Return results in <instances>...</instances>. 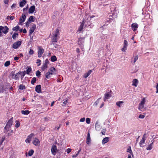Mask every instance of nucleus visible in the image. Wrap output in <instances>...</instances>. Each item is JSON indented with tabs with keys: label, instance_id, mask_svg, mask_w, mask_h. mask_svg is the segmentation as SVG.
Returning a JSON list of instances; mask_svg holds the SVG:
<instances>
[{
	"label": "nucleus",
	"instance_id": "obj_1",
	"mask_svg": "<svg viewBox=\"0 0 158 158\" xmlns=\"http://www.w3.org/2000/svg\"><path fill=\"white\" fill-rule=\"evenodd\" d=\"M145 102V99L143 98L140 103L139 104V109L141 111H144L145 110V109L144 108V106Z\"/></svg>",
	"mask_w": 158,
	"mask_h": 158
},
{
	"label": "nucleus",
	"instance_id": "obj_2",
	"mask_svg": "<svg viewBox=\"0 0 158 158\" xmlns=\"http://www.w3.org/2000/svg\"><path fill=\"white\" fill-rule=\"evenodd\" d=\"M84 37H81L79 38L78 44L79 46L82 48H83L84 44Z\"/></svg>",
	"mask_w": 158,
	"mask_h": 158
},
{
	"label": "nucleus",
	"instance_id": "obj_3",
	"mask_svg": "<svg viewBox=\"0 0 158 158\" xmlns=\"http://www.w3.org/2000/svg\"><path fill=\"white\" fill-rule=\"evenodd\" d=\"M49 63V62L48 59H46L43 64L41 69L43 71H44L48 68V64Z\"/></svg>",
	"mask_w": 158,
	"mask_h": 158
},
{
	"label": "nucleus",
	"instance_id": "obj_4",
	"mask_svg": "<svg viewBox=\"0 0 158 158\" xmlns=\"http://www.w3.org/2000/svg\"><path fill=\"white\" fill-rule=\"evenodd\" d=\"M51 151L52 154L55 155L57 152V147L56 145L53 144L51 149Z\"/></svg>",
	"mask_w": 158,
	"mask_h": 158
},
{
	"label": "nucleus",
	"instance_id": "obj_5",
	"mask_svg": "<svg viewBox=\"0 0 158 158\" xmlns=\"http://www.w3.org/2000/svg\"><path fill=\"white\" fill-rule=\"evenodd\" d=\"M44 49L42 48L41 47H39L38 48V57H40L42 56L44 52Z\"/></svg>",
	"mask_w": 158,
	"mask_h": 158
},
{
	"label": "nucleus",
	"instance_id": "obj_6",
	"mask_svg": "<svg viewBox=\"0 0 158 158\" xmlns=\"http://www.w3.org/2000/svg\"><path fill=\"white\" fill-rule=\"evenodd\" d=\"M112 92L110 91L106 93L105 94V97L104 99V101H106V100L109 99L111 96Z\"/></svg>",
	"mask_w": 158,
	"mask_h": 158
},
{
	"label": "nucleus",
	"instance_id": "obj_7",
	"mask_svg": "<svg viewBox=\"0 0 158 158\" xmlns=\"http://www.w3.org/2000/svg\"><path fill=\"white\" fill-rule=\"evenodd\" d=\"M26 18L25 15L23 14L19 19V24L22 25V23L25 21Z\"/></svg>",
	"mask_w": 158,
	"mask_h": 158
},
{
	"label": "nucleus",
	"instance_id": "obj_8",
	"mask_svg": "<svg viewBox=\"0 0 158 158\" xmlns=\"http://www.w3.org/2000/svg\"><path fill=\"white\" fill-rule=\"evenodd\" d=\"M21 42L20 41L14 43L13 45V48L15 49H16L19 47L21 45Z\"/></svg>",
	"mask_w": 158,
	"mask_h": 158
},
{
	"label": "nucleus",
	"instance_id": "obj_9",
	"mask_svg": "<svg viewBox=\"0 0 158 158\" xmlns=\"http://www.w3.org/2000/svg\"><path fill=\"white\" fill-rule=\"evenodd\" d=\"M12 76L13 78L15 79V80H19L20 77L19 74V72L15 74L13 73Z\"/></svg>",
	"mask_w": 158,
	"mask_h": 158
},
{
	"label": "nucleus",
	"instance_id": "obj_10",
	"mask_svg": "<svg viewBox=\"0 0 158 158\" xmlns=\"http://www.w3.org/2000/svg\"><path fill=\"white\" fill-rule=\"evenodd\" d=\"M91 139L90 138V134L89 131L87 136L86 138V143L89 145L91 143Z\"/></svg>",
	"mask_w": 158,
	"mask_h": 158
},
{
	"label": "nucleus",
	"instance_id": "obj_11",
	"mask_svg": "<svg viewBox=\"0 0 158 158\" xmlns=\"http://www.w3.org/2000/svg\"><path fill=\"white\" fill-rule=\"evenodd\" d=\"M34 134L33 133L31 134L30 135H28L27 139L25 140V142L26 143H29L31 140L32 137L34 136Z\"/></svg>",
	"mask_w": 158,
	"mask_h": 158
},
{
	"label": "nucleus",
	"instance_id": "obj_12",
	"mask_svg": "<svg viewBox=\"0 0 158 158\" xmlns=\"http://www.w3.org/2000/svg\"><path fill=\"white\" fill-rule=\"evenodd\" d=\"M36 28V25L35 24L32 25L31 27L29 30V35L30 36L31 34L34 32Z\"/></svg>",
	"mask_w": 158,
	"mask_h": 158
},
{
	"label": "nucleus",
	"instance_id": "obj_13",
	"mask_svg": "<svg viewBox=\"0 0 158 158\" xmlns=\"http://www.w3.org/2000/svg\"><path fill=\"white\" fill-rule=\"evenodd\" d=\"M131 27L132 29L135 31L137 30L138 25L136 23H135L131 25Z\"/></svg>",
	"mask_w": 158,
	"mask_h": 158
},
{
	"label": "nucleus",
	"instance_id": "obj_14",
	"mask_svg": "<svg viewBox=\"0 0 158 158\" xmlns=\"http://www.w3.org/2000/svg\"><path fill=\"white\" fill-rule=\"evenodd\" d=\"M33 143L36 146H39L40 145V142L38 139L35 138L33 141Z\"/></svg>",
	"mask_w": 158,
	"mask_h": 158
},
{
	"label": "nucleus",
	"instance_id": "obj_15",
	"mask_svg": "<svg viewBox=\"0 0 158 158\" xmlns=\"http://www.w3.org/2000/svg\"><path fill=\"white\" fill-rule=\"evenodd\" d=\"M90 19V16L87 15L84 16L82 21H84V23L87 22L88 21H89Z\"/></svg>",
	"mask_w": 158,
	"mask_h": 158
},
{
	"label": "nucleus",
	"instance_id": "obj_16",
	"mask_svg": "<svg viewBox=\"0 0 158 158\" xmlns=\"http://www.w3.org/2000/svg\"><path fill=\"white\" fill-rule=\"evenodd\" d=\"M50 73L51 75L55 74L56 73L55 69L54 67H51L49 69Z\"/></svg>",
	"mask_w": 158,
	"mask_h": 158
},
{
	"label": "nucleus",
	"instance_id": "obj_17",
	"mask_svg": "<svg viewBox=\"0 0 158 158\" xmlns=\"http://www.w3.org/2000/svg\"><path fill=\"white\" fill-rule=\"evenodd\" d=\"M84 21H82V22L81 23V24L79 27L78 28V30L77 31V32H79L78 33H80V32L83 29V27L84 26Z\"/></svg>",
	"mask_w": 158,
	"mask_h": 158
},
{
	"label": "nucleus",
	"instance_id": "obj_18",
	"mask_svg": "<svg viewBox=\"0 0 158 158\" xmlns=\"http://www.w3.org/2000/svg\"><path fill=\"white\" fill-rule=\"evenodd\" d=\"M35 9V6L33 5L30 7L29 9V13H33Z\"/></svg>",
	"mask_w": 158,
	"mask_h": 158
},
{
	"label": "nucleus",
	"instance_id": "obj_19",
	"mask_svg": "<svg viewBox=\"0 0 158 158\" xmlns=\"http://www.w3.org/2000/svg\"><path fill=\"white\" fill-rule=\"evenodd\" d=\"M41 85H37L35 87V90L38 93H40L41 92Z\"/></svg>",
	"mask_w": 158,
	"mask_h": 158
},
{
	"label": "nucleus",
	"instance_id": "obj_20",
	"mask_svg": "<svg viewBox=\"0 0 158 158\" xmlns=\"http://www.w3.org/2000/svg\"><path fill=\"white\" fill-rule=\"evenodd\" d=\"M12 118H11L7 123L6 126L10 128L11 126L12 125Z\"/></svg>",
	"mask_w": 158,
	"mask_h": 158
},
{
	"label": "nucleus",
	"instance_id": "obj_21",
	"mask_svg": "<svg viewBox=\"0 0 158 158\" xmlns=\"http://www.w3.org/2000/svg\"><path fill=\"white\" fill-rule=\"evenodd\" d=\"M109 137H106L103 139L102 142V144H105L108 142L109 140Z\"/></svg>",
	"mask_w": 158,
	"mask_h": 158
},
{
	"label": "nucleus",
	"instance_id": "obj_22",
	"mask_svg": "<svg viewBox=\"0 0 158 158\" xmlns=\"http://www.w3.org/2000/svg\"><path fill=\"white\" fill-rule=\"evenodd\" d=\"M144 137H145V134H144L143 135L142 139L139 142V145H140V147H142V145L145 142V139L144 138Z\"/></svg>",
	"mask_w": 158,
	"mask_h": 158
},
{
	"label": "nucleus",
	"instance_id": "obj_23",
	"mask_svg": "<svg viewBox=\"0 0 158 158\" xmlns=\"http://www.w3.org/2000/svg\"><path fill=\"white\" fill-rule=\"evenodd\" d=\"M132 83V85L133 86L136 87L137 86V84L138 83V81L137 79H134L133 80Z\"/></svg>",
	"mask_w": 158,
	"mask_h": 158
},
{
	"label": "nucleus",
	"instance_id": "obj_24",
	"mask_svg": "<svg viewBox=\"0 0 158 158\" xmlns=\"http://www.w3.org/2000/svg\"><path fill=\"white\" fill-rule=\"evenodd\" d=\"M151 143L148 145V147L146 148L147 150H150L152 148V145L154 141L152 140L151 141Z\"/></svg>",
	"mask_w": 158,
	"mask_h": 158
},
{
	"label": "nucleus",
	"instance_id": "obj_25",
	"mask_svg": "<svg viewBox=\"0 0 158 158\" xmlns=\"http://www.w3.org/2000/svg\"><path fill=\"white\" fill-rule=\"evenodd\" d=\"M27 2L26 0H23L21 1L19 3V6L22 7L24 6L25 5Z\"/></svg>",
	"mask_w": 158,
	"mask_h": 158
},
{
	"label": "nucleus",
	"instance_id": "obj_26",
	"mask_svg": "<svg viewBox=\"0 0 158 158\" xmlns=\"http://www.w3.org/2000/svg\"><path fill=\"white\" fill-rule=\"evenodd\" d=\"M92 72V70H89L88 72L85 74L84 77L85 78H87L88 77L91 73Z\"/></svg>",
	"mask_w": 158,
	"mask_h": 158
},
{
	"label": "nucleus",
	"instance_id": "obj_27",
	"mask_svg": "<svg viewBox=\"0 0 158 158\" xmlns=\"http://www.w3.org/2000/svg\"><path fill=\"white\" fill-rule=\"evenodd\" d=\"M21 113L23 114L27 115L29 114L30 111L28 110H22L21 111Z\"/></svg>",
	"mask_w": 158,
	"mask_h": 158
},
{
	"label": "nucleus",
	"instance_id": "obj_28",
	"mask_svg": "<svg viewBox=\"0 0 158 158\" xmlns=\"http://www.w3.org/2000/svg\"><path fill=\"white\" fill-rule=\"evenodd\" d=\"M123 103L124 102L123 101H118L116 103V105L120 107Z\"/></svg>",
	"mask_w": 158,
	"mask_h": 158
},
{
	"label": "nucleus",
	"instance_id": "obj_29",
	"mask_svg": "<svg viewBox=\"0 0 158 158\" xmlns=\"http://www.w3.org/2000/svg\"><path fill=\"white\" fill-rule=\"evenodd\" d=\"M4 129L5 131H4V133H6L8 132V131L10 130V128L6 125L4 127Z\"/></svg>",
	"mask_w": 158,
	"mask_h": 158
},
{
	"label": "nucleus",
	"instance_id": "obj_30",
	"mask_svg": "<svg viewBox=\"0 0 158 158\" xmlns=\"http://www.w3.org/2000/svg\"><path fill=\"white\" fill-rule=\"evenodd\" d=\"M95 127L97 130H98L100 128V126L98 124V122H97L95 124Z\"/></svg>",
	"mask_w": 158,
	"mask_h": 158
},
{
	"label": "nucleus",
	"instance_id": "obj_31",
	"mask_svg": "<svg viewBox=\"0 0 158 158\" xmlns=\"http://www.w3.org/2000/svg\"><path fill=\"white\" fill-rule=\"evenodd\" d=\"M59 34V30L58 29H56V33L53 35V36L57 38Z\"/></svg>",
	"mask_w": 158,
	"mask_h": 158
},
{
	"label": "nucleus",
	"instance_id": "obj_32",
	"mask_svg": "<svg viewBox=\"0 0 158 158\" xmlns=\"http://www.w3.org/2000/svg\"><path fill=\"white\" fill-rule=\"evenodd\" d=\"M19 89L21 90L25 89L26 88L25 86L22 84L19 85Z\"/></svg>",
	"mask_w": 158,
	"mask_h": 158
},
{
	"label": "nucleus",
	"instance_id": "obj_33",
	"mask_svg": "<svg viewBox=\"0 0 158 158\" xmlns=\"http://www.w3.org/2000/svg\"><path fill=\"white\" fill-rule=\"evenodd\" d=\"M35 18V17L33 16H31L30 17L29 19H28V21L29 22H33L34 21V19Z\"/></svg>",
	"mask_w": 158,
	"mask_h": 158
},
{
	"label": "nucleus",
	"instance_id": "obj_34",
	"mask_svg": "<svg viewBox=\"0 0 158 158\" xmlns=\"http://www.w3.org/2000/svg\"><path fill=\"white\" fill-rule=\"evenodd\" d=\"M51 61L52 62H54L56 61V56H53L51 57Z\"/></svg>",
	"mask_w": 158,
	"mask_h": 158
},
{
	"label": "nucleus",
	"instance_id": "obj_35",
	"mask_svg": "<svg viewBox=\"0 0 158 158\" xmlns=\"http://www.w3.org/2000/svg\"><path fill=\"white\" fill-rule=\"evenodd\" d=\"M34 152V150H33L31 149L28 152V156H31L33 154Z\"/></svg>",
	"mask_w": 158,
	"mask_h": 158
},
{
	"label": "nucleus",
	"instance_id": "obj_36",
	"mask_svg": "<svg viewBox=\"0 0 158 158\" xmlns=\"http://www.w3.org/2000/svg\"><path fill=\"white\" fill-rule=\"evenodd\" d=\"M127 152L130 153L133 156V153L132 152L130 146H129V147L127 148Z\"/></svg>",
	"mask_w": 158,
	"mask_h": 158
},
{
	"label": "nucleus",
	"instance_id": "obj_37",
	"mask_svg": "<svg viewBox=\"0 0 158 158\" xmlns=\"http://www.w3.org/2000/svg\"><path fill=\"white\" fill-rule=\"evenodd\" d=\"M36 81V79L35 77H33L32 78L31 81V83L32 85H34Z\"/></svg>",
	"mask_w": 158,
	"mask_h": 158
},
{
	"label": "nucleus",
	"instance_id": "obj_38",
	"mask_svg": "<svg viewBox=\"0 0 158 158\" xmlns=\"http://www.w3.org/2000/svg\"><path fill=\"white\" fill-rule=\"evenodd\" d=\"M5 137H3L0 140V147L1 146L3 141L5 140Z\"/></svg>",
	"mask_w": 158,
	"mask_h": 158
},
{
	"label": "nucleus",
	"instance_id": "obj_39",
	"mask_svg": "<svg viewBox=\"0 0 158 158\" xmlns=\"http://www.w3.org/2000/svg\"><path fill=\"white\" fill-rule=\"evenodd\" d=\"M51 75L50 73V72H48L45 74V76L46 78H49L50 77V75Z\"/></svg>",
	"mask_w": 158,
	"mask_h": 158
},
{
	"label": "nucleus",
	"instance_id": "obj_40",
	"mask_svg": "<svg viewBox=\"0 0 158 158\" xmlns=\"http://www.w3.org/2000/svg\"><path fill=\"white\" fill-rule=\"evenodd\" d=\"M10 64V61H7L4 64V66L6 67H7Z\"/></svg>",
	"mask_w": 158,
	"mask_h": 158
},
{
	"label": "nucleus",
	"instance_id": "obj_41",
	"mask_svg": "<svg viewBox=\"0 0 158 158\" xmlns=\"http://www.w3.org/2000/svg\"><path fill=\"white\" fill-rule=\"evenodd\" d=\"M19 28V27L18 26H17L13 28V30L14 31H18Z\"/></svg>",
	"mask_w": 158,
	"mask_h": 158
},
{
	"label": "nucleus",
	"instance_id": "obj_42",
	"mask_svg": "<svg viewBox=\"0 0 158 158\" xmlns=\"http://www.w3.org/2000/svg\"><path fill=\"white\" fill-rule=\"evenodd\" d=\"M22 73V72H19V74L20 76H21V80L23 79L25 75L24 73L23 74Z\"/></svg>",
	"mask_w": 158,
	"mask_h": 158
},
{
	"label": "nucleus",
	"instance_id": "obj_43",
	"mask_svg": "<svg viewBox=\"0 0 158 158\" xmlns=\"http://www.w3.org/2000/svg\"><path fill=\"white\" fill-rule=\"evenodd\" d=\"M32 69L31 67H28L26 71L27 74H29V73L31 71Z\"/></svg>",
	"mask_w": 158,
	"mask_h": 158
},
{
	"label": "nucleus",
	"instance_id": "obj_44",
	"mask_svg": "<svg viewBox=\"0 0 158 158\" xmlns=\"http://www.w3.org/2000/svg\"><path fill=\"white\" fill-rule=\"evenodd\" d=\"M52 41L53 42H56L57 41V38L53 36L52 38Z\"/></svg>",
	"mask_w": 158,
	"mask_h": 158
},
{
	"label": "nucleus",
	"instance_id": "obj_45",
	"mask_svg": "<svg viewBox=\"0 0 158 158\" xmlns=\"http://www.w3.org/2000/svg\"><path fill=\"white\" fill-rule=\"evenodd\" d=\"M100 98H98L97 101L95 102L93 104V105L94 106H96L99 102V100L100 99Z\"/></svg>",
	"mask_w": 158,
	"mask_h": 158
},
{
	"label": "nucleus",
	"instance_id": "obj_46",
	"mask_svg": "<svg viewBox=\"0 0 158 158\" xmlns=\"http://www.w3.org/2000/svg\"><path fill=\"white\" fill-rule=\"evenodd\" d=\"M128 46V42L126 40H124V41L123 46L127 47Z\"/></svg>",
	"mask_w": 158,
	"mask_h": 158
},
{
	"label": "nucleus",
	"instance_id": "obj_47",
	"mask_svg": "<svg viewBox=\"0 0 158 158\" xmlns=\"http://www.w3.org/2000/svg\"><path fill=\"white\" fill-rule=\"evenodd\" d=\"M18 35V33H14L12 35V37L13 39L15 40L16 39V37Z\"/></svg>",
	"mask_w": 158,
	"mask_h": 158
},
{
	"label": "nucleus",
	"instance_id": "obj_48",
	"mask_svg": "<svg viewBox=\"0 0 158 158\" xmlns=\"http://www.w3.org/2000/svg\"><path fill=\"white\" fill-rule=\"evenodd\" d=\"M40 72L39 70L36 71V75L38 77H39L40 75Z\"/></svg>",
	"mask_w": 158,
	"mask_h": 158
},
{
	"label": "nucleus",
	"instance_id": "obj_49",
	"mask_svg": "<svg viewBox=\"0 0 158 158\" xmlns=\"http://www.w3.org/2000/svg\"><path fill=\"white\" fill-rule=\"evenodd\" d=\"M16 122H17V123H16L15 125V127L16 128H18L19 127L20 124L17 120L16 121Z\"/></svg>",
	"mask_w": 158,
	"mask_h": 158
},
{
	"label": "nucleus",
	"instance_id": "obj_50",
	"mask_svg": "<svg viewBox=\"0 0 158 158\" xmlns=\"http://www.w3.org/2000/svg\"><path fill=\"white\" fill-rule=\"evenodd\" d=\"M41 62V61L40 59H38L37 60L36 63L38 64V65H37L38 66H40V64H41V63H40Z\"/></svg>",
	"mask_w": 158,
	"mask_h": 158
},
{
	"label": "nucleus",
	"instance_id": "obj_51",
	"mask_svg": "<svg viewBox=\"0 0 158 158\" xmlns=\"http://www.w3.org/2000/svg\"><path fill=\"white\" fill-rule=\"evenodd\" d=\"M138 59V56H135L134 58V64H134L135 62L136 61V60Z\"/></svg>",
	"mask_w": 158,
	"mask_h": 158
},
{
	"label": "nucleus",
	"instance_id": "obj_52",
	"mask_svg": "<svg viewBox=\"0 0 158 158\" xmlns=\"http://www.w3.org/2000/svg\"><path fill=\"white\" fill-rule=\"evenodd\" d=\"M34 53V51L31 49H30L29 52V54L30 55H32Z\"/></svg>",
	"mask_w": 158,
	"mask_h": 158
},
{
	"label": "nucleus",
	"instance_id": "obj_53",
	"mask_svg": "<svg viewBox=\"0 0 158 158\" xmlns=\"http://www.w3.org/2000/svg\"><path fill=\"white\" fill-rule=\"evenodd\" d=\"M86 122L87 124H89L90 123V119L89 118H87L86 119Z\"/></svg>",
	"mask_w": 158,
	"mask_h": 158
},
{
	"label": "nucleus",
	"instance_id": "obj_54",
	"mask_svg": "<svg viewBox=\"0 0 158 158\" xmlns=\"http://www.w3.org/2000/svg\"><path fill=\"white\" fill-rule=\"evenodd\" d=\"M106 129H103L101 133L103 135H105L106 133Z\"/></svg>",
	"mask_w": 158,
	"mask_h": 158
},
{
	"label": "nucleus",
	"instance_id": "obj_55",
	"mask_svg": "<svg viewBox=\"0 0 158 158\" xmlns=\"http://www.w3.org/2000/svg\"><path fill=\"white\" fill-rule=\"evenodd\" d=\"M145 116L142 114H140L139 116V118H143Z\"/></svg>",
	"mask_w": 158,
	"mask_h": 158
},
{
	"label": "nucleus",
	"instance_id": "obj_56",
	"mask_svg": "<svg viewBox=\"0 0 158 158\" xmlns=\"http://www.w3.org/2000/svg\"><path fill=\"white\" fill-rule=\"evenodd\" d=\"M127 47L124 46L123 47V48L122 49V51L123 52H125L126 50H127Z\"/></svg>",
	"mask_w": 158,
	"mask_h": 158
},
{
	"label": "nucleus",
	"instance_id": "obj_57",
	"mask_svg": "<svg viewBox=\"0 0 158 158\" xmlns=\"http://www.w3.org/2000/svg\"><path fill=\"white\" fill-rule=\"evenodd\" d=\"M29 22H30L29 21H27L26 22V27H28L29 26V24H30Z\"/></svg>",
	"mask_w": 158,
	"mask_h": 158
},
{
	"label": "nucleus",
	"instance_id": "obj_58",
	"mask_svg": "<svg viewBox=\"0 0 158 158\" xmlns=\"http://www.w3.org/2000/svg\"><path fill=\"white\" fill-rule=\"evenodd\" d=\"M85 118H83L80 119V121L81 122H84L85 121Z\"/></svg>",
	"mask_w": 158,
	"mask_h": 158
},
{
	"label": "nucleus",
	"instance_id": "obj_59",
	"mask_svg": "<svg viewBox=\"0 0 158 158\" xmlns=\"http://www.w3.org/2000/svg\"><path fill=\"white\" fill-rule=\"evenodd\" d=\"M71 149L70 148H68L66 150V152L67 153H69L70 152H71Z\"/></svg>",
	"mask_w": 158,
	"mask_h": 158
},
{
	"label": "nucleus",
	"instance_id": "obj_60",
	"mask_svg": "<svg viewBox=\"0 0 158 158\" xmlns=\"http://www.w3.org/2000/svg\"><path fill=\"white\" fill-rule=\"evenodd\" d=\"M78 154L77 153L75 155H72V157L73 158H76L78 156Z\"/></svg>",
	"mask_w": 158,
	"mask_h": 158
},
{
	"label": "nucleus",
	"instance_id": "obj_61",
	"mask_svg": "<svg viewBox=\"0 0 158 158\" xmlns=\"http://www.w3.org/2000/svg\"><path fill=\"white\" fill-rule=\"evenodd\" d=\"M9 0H4V2L5 4H7L9 2Z\"/></svg>",
	"mask_w": 158,
	"mask_h": 158
},
{
	"label": "nucleus",
	"instance_id": "obj_62",
	"mask_svg": "<svg viewBox=\"0 0 158 158\" xmlns=\"http://www.w3.org/2000/svg\"><path fill=\"white\" fill-rule=\"evenodd\" d=\"M3 90V87L2 86H0V93L2 92Z\"/></svg>",
	"mask_w": 158,
	"mask_h": 158
},
{
	"label": "nucleus",
	"instance_id": "obj_63",
	"mask_svg": "<svg viewBox=\"0 0 158 158\" xmlns=\"http://www.w3.org/2000/svg\"><path fill=\"white\" fill-rule=\"evenodd\" d=\"M16 5V4H13L11 6V8L12 9H13L15 7Z\"/></svg>",
	"mask_w": 158,
	"mask_h": 158
},
{
	"label": "nucleus",
	"instance_id": "obj_64",
	"mask_svg": "<svg viewBox=\"0 0 158 158\" xmlns=\"http://www.w3.org/2000/svg\"><path fill=\"white\" fill-rule=\"evenodd\" d=\"M156 89L157 90L156 92V93H158V83H157V84L156 85Z\"/></svg>",
	"mask_w": 158,
	"mask_h": 158
}]
</instances>
